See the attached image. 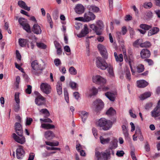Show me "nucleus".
<instances>
[{"label": "nucleus", "instance_id": "57", "mask_svg": "<svg viewBox=\"0 0 160 160\" xmlns=\"http://www.w3.org/2000/svg\"><path fill=\"white\" fill-rule=\"evenodd\" d=\"M97 25L98 26V28L100 29H102L104 27L103 24L102 22L101 21H98L96 22Z\"/></svg>", "mask_w": 160, "mask_h": 160}, {"label": "nucleus", "instance_id": "34", "mask_svg": "<svg viewBox=\"0 0 160 160\" xmlns=\"http://www.w3.org/2000/svg\"><path fill=\"white\" fill-rule=\"evenodd\" d=\"M28 42V40L23 38H19L18 40V42L19 45L22 47L25 46Z\"/></svg>", "mask_w": 160, "mask_h": 160}, {"label": "nucleus", "instance_id": "28", "mask_svg": "<svg viewBox=\"0 0 160 160\" xmlns=\"http://www.w3.org/2000/svg\"><path fill=\"white\" fill-rule=\"evenodd\" d=\"M62 83L58 81L56 85V90L58 94L60 95L62 93Z\"/></svg>", "mask_w": 160, "mask_h": 160}, {"label": "nucleus", "instance_id": "18", "mask_svg": "<svg viewBox=\"0 0 160 160\" xmlns=\"http://www.w3.org/2000/svg\"><path fill=\"white\" fill-rule=\"evenodd\" d=\"M15 128L16 132L18 135H21L23 133L22 127L20 124L16 122L15 124Z\"/></svg>", "mask_w": 160, "mask_h": 160}, {"label": "nucleus", "instance_id": "23", "mask_svg": "<svg viewBox=\"0 0 160 160\" xmlns=\"http://www.w3.org/2000/svg\"><path fill=\"white\" fill-rule=\"evenodd\" d=\"M148 83L144 80H141L137 81V86L139 88H143L148 85Z\"/></svg>", "mask_w": 160, "mask_h": 160}, {"label": "nucleus", "instance_id": "48", "mask_svg": "<svg viewBox=\"0 0 160 160\" xmlns=\"http://www.w3.org/2000/svg\"><path fill=\"white\" fill-rule=\"evenodd\" d=\"M103 153H101L99 152L96 151L95 152V156L97 159L98 160H101V156L103 155Z\"/></svg>", "mask_w": 160, "mask_h": 160}, {"label": "nucleus", "instance_id": "12", "mask_svg": "<svg viewBox=\"0 0 160 160\" xmlns=\"http://www.w3.org/2000/svg\"><path fill=\"white\" fill-rule=\"evenodd\" d=\"M122 129L125 139L126 140H129L130 139V137L128 126L125 125H123L122 126Z\"/></svg>", "mask_w": 160, "mask_h": 160}, {"label": "nucleus", "instance_id": "39", "mask_svg": "<svg viewBox=\"0 0 160 160\" xmlns=\"http://www.w3.org/2000/svg\"><path fill=\"white\" fill-rule=\"evenodd\" d=\"M45 143L46 145L52 147L57 146L59 145V142L57 141L55 142H45Z\"/></svg>", "mask_w": 160, "mask_h": 160}, {"label": "nucleus", "instance_id": "58", "mask_svg": "<svg viewBox=\"0 0 160 160\" xmlns=\"http://www.w3.org/2000/svg\"><path fill=\"white\" fill-rule=\"evenodd\" d=\"M32 118H27L26 119V125H30L32 122Z\"/></svg>", "mask_w": 160, "mask_h": 160}, {"label": "nucleus", "instance_id": "51", "mask_svg": "<svg viewBox=\"0 0 160 160\" xmlns=\"http://www.w3.org/2000/svg\"><path fill=\"white\" fill-rule=\"evenodd\" d=\"M37 45L39 48L42 49H45L46 48V46L43 43L41 42H37Z\"/></svg>", "mask_w": 160, "mask_h": 160}, {"label": "nucleus", "instance_id": "6", "mask_svg": "<svg viewBox=\"0 0 160 160\" xmlns=\"http://www.w3.org/2000/svg\"><path fill=\"white\" fill-rule=\"evenodd\" d=\"M110 134L108 133H105L100 136L99 139L100 143L103 144H108L110 142L111 138Z\"/></svg>", "mask_w": 160, "mask_h": 160}, {"label": "nucleus", "instance_id": "14", "mask_svg": "<svg viewBox=\"0 0 160 160\" xmlns=\"http://www.w3.org/2000/svg\"><path fill=\"white\" fill-rule=\"evenodd\" d=\"M85 8L84 6L81 4H78L75 6V11L78 14H81L84 12Z\"/></svg>", "mask_w": 160, "mask_h": 160}, {"label": "nucleus", "instance_id": "45", "mask_svg": "<svg viewBox=\"0 0 160 160\" xmlns=\"http://www.w3.org/2000/svg\"><path fill=\"white\" fill-rule=\"evenodd\" d=\"M152 6V4L151 2H145L143 4V7L146 8H150Z\"/></svg>", "mask_w": 160, "mask_h": 160}, {"label": "nucleus", "instance_id": "3", "mask_svg": "<svg viewBox=\"0 0 160 160\" xmlns=\"http://www.w3.org/2000/svg\"><path fill=\"white\" fill-rule=\"evenodd\" d=\"M96 63L98 68L103 70H106L108 65L106 61L100 57L97 58Z\"/></svg>", "mask_w": 160, "mask_h": 160}, {"label": "nucleus", "instance_id": "20", "mask_svg": "<svg viewBox=\"0 0 160 160\" xmlns=\"http://www.w3.org/2000/svg\"><path fill=\"white\" fill-rule=\"evenodd\" d=\"M141 57L144 58L149 57L150 55V52L147 49H143L140 52Z\"/></svg>", "mask_w": 160, "mask_h": 160}, {"label": "nucleus", "instance_id": "38", "mask_svg": "<svg viewBox=\"0 0 160 160\" xmlns=\"http://www.w3.org/2000/svg\"><path fill=\"white\" fill-rule=\"evenodd\" d=\"M89 9L90 11L97 12H98L99 10L98 7L94 5H92L89 7Z\"/></svg>", "mask_w": 160, "mask_h": 160}, {"label": "nucleus", "instance_id": "63", "mask_svg": "<svg viewBox=\"0 0 160 160\" xmlns=\"http://www.w3.org/2000/svg\"><path fill=\"white\" fill-rule=\"evenodd\" d=\"M90 27L94 31H96L97 29H98V28L94 24H92L90 25Z\"/></svg>", "mask_w": 160, "mask_h": 160}, {"label": "nucleus", "instance_id": "56", "mask_svg": "<svg viewBox=\"0 0 160 160\" xmlns=\"http://www.w3.org/2000/svg\"><path fill=\"white\" fill-rule=\"evenodd\" d=\"M25 19L23 18H20L18 19V22L19 24L22 26L24 25L26 23H27Z\"/></svg>", "mask_w": 160, "mask_h": 160}, {"label": "nucleus", "instance_id": "5", "mask_svg": "<svg viewBox=\"0 0 160 160\" xmlns=\"http://www.w3.org/2000/svg\"><path fill=\"white\" fill-rule=\"evenodd\" d=\"M97 48L102 58L105 59H107L108 58V54L105 47L99 44L98 45Z\"/></svg>", "mask_w": 160, "mask_h": 160}, {"label": "nucleus", "instance_id": "41", "mask_svg": "<svg viewBox=\"0 0 160 160\" xmlns=\"http://www.w3.org/2000/svg\"><path fill=\"white\" fill-rule=\"evenodd\" d=\"M140 27L141 28L145 30H148L151 28L152 26L146 24H141L140 25Z\"/></svg>", "mask_w": 160, "mask_h": 160}, {"label": "nucleus", "instance_id": "47", "mask_svg": "<svg viewBox=\"0 0 160 160\" xmlns=\"http://www.w3.org/2000/svg\"><path fill=\"white\" fill-rule=\"evenodd\" d=\"M76 148L77 150L78 151H79L81 150H82V149H84V147L82 146L80 143L77 142Z\"/></svg>", "mask_w": 160, "mask_h": 160}, {"label": "nucleus", "instance_id": "4", "mask_svg": "<svg viewBox=\"0 0 160 160\" xmlns=\"http://www.w3.org/2000/svg\"><path fill=\"white\" fill-rule=\"evenodd\" d=\"M31 66L33 69L32 71V72L35 75H38V74L37 71L38 70L42 71L44 69L42 67L41 64L36 60H34L32 62Z\"/></svg>", "mask_w": 160, "mask_h": 160}, {"label": "nucleus", "instance_id": "32", "mask_svg": "<svg viewBox=\"0 0 160 160\" xmlns=\"http://www.w3.org/2000/svg\"><path fill=\"white\" fill-rule=\"evenodd\" d=\"M114 56L115 58L116 61L117 62H122L123 60V55L122 54H120L118 55L116 52H114Z\"/></svg>", "mask_w": 160, "mask_h": 160}, {"label": "nucleus", "instance_id": "26", "mask_svg": "<svg viewBox=\"0 0 160 160\" xmlns=\"http://www.w3.org/2000/svg\"><path fill=\"white\" fill-rule=\"evenodd\" d=\"M134 58L132 56H129V58H128V61H126V62H128L130 65V68L131 69V72L132 75H135V72L132 69V65L134 63Z\"/></svg>", "mask_w": 160, "mask_h": 160}, {"label": "nucleus", "instance_id": "49", "mask_svg": "<svg viewBox=\"0 0 160 160\" xmlns=\"http://www.w3.org/2000/svg\"><path fill=\"white\" fill-rule=\"evenodd\" d=\"M23 28L28 32H30V26L28 24L26 23L24 25L22 26Z\"/></svg>", "mask_w": 160, "mask_h": 160}, {"label": "nucleus", "instance_id": "1", "mask_svg": "<svg viewBox=\"0 0 160 160\" xmlns=\"http://www.w3.org/2000/svg\"><path fill=\"white\" fill-rule=\"evenodd\" d=\"M96 124L98 127H101L104 131L109 130L113 124L112 122L104 118H101L97 121Z\"/></svg>", "mask_w": 160, "mask_h": 160}, {"label": "nucleus", "instance_id": "55", "mask_svg": "<svg viewBox=\"0 0 160 160\" xmlns=\"http://www.w3.org/2000/svg\"><path fill=\"white\" fill-rule=\"evenodd\" d=\"M124 154V151L122 150H118L117 151L116 155L118 157H122Z\"/></svg>", "mask_w": 160, "mask_h": 160}, {"label": "nucleus", "instance_id": "11", "mask_svg": "<svg viewBox=\"0 0 160 160\" xmlns=\"http://www.w3.org/2000/svg\"><path fill=\"white\" fill-rule=\"evenodd\" d=\"M95 18V16L91 12H89L84 14L83 22H88L94 20Z\"/></svg>", "mask_w": 160, "mask_h": 160}, {"label": "nucleus", "instance_id": "27", "mask_svg": "<svg viewBox=\"0 0 160 160\" xmlns=\"http://www.w3.org/2000/svg\"><path fill=\"white\" fill-rule=\"evenodd\" d=\"M118 147V142L117 140L114 139L110 143L109 148L110 149H113L116 148Z\"/></svg>", "mask_w": 160, "mask_h": 160}, {"label": "nucleus", "instance_id": "29", "mask_svg": "<svg viewBox=\"0 0 160 160\" xmlns=\"http://www.w3.org/2000/svg\"><path fill=\"white\" fill-rule=\"evenodd\" d=\"M159 31V28L157 27H154L152 29L149 30L148 32V36H151L157 33Z\"/></svg>", "mask_w": 160, "mask_h": 160}, {"label": "nucleus", "instance_id": "52", "mask_svg": "<svg viewBox=\"0 0 160 160\" xmlns=\"http://www.w3.org/2000/svg\"><path fill=\"white\" fill-rule=\"evenodd\" d=\"M41 124L43 123V122H52V120L49 118H40V119Z\"/></svg>", "mask_w": 160, "mask_h": 160}, {"label": "nucleus", "instance_id": "33", "mask_svg": "<svg viewBox=\"0 0 160 160\" xmlns=\"http://www.w3.org/2000/svg\"><path fill=\"white\" fill-rule=\"evenodd\" d=\"M40 114H43L44 117H48L50 115L49 112L46 109H42L39 110Z\"/></svg>", "mask_w": 160, "mask_h": 160}, {"label": "nucleus", "instance_id": "43", "mask_svg": "<svg viewBox=\"0 0 160 160\" xmlns=\"http://www.w3.org/2000/svg\"><path fill=\"white\" fill-rule=\"evenodd\" d=\"M140 46L142 48H148L151 46V44L149 42H146L140 44Z\"/></svg>", "mask_w": 160, "mask_h": 160}, {"label": "nucleus", "instance_id": "42", "mask_svg": "<svg viewBox=\"0 0 160 160\" xmlns=\"http://www.w3.org/2000/svg\"><path fill=\"white\" fill-rule=\"evenodd\" d=\"M124 73L127 79L129 80L131 79V74L129 69L126 68L125 70Z\"/></svg>", "mask_w": 160, "mask_h": 160}, {"label": "nucleus", "instance_id": "13", "mask_svg": "<svg viewBox=\"0 0 160 160\" xmlns=\"http://www.w3.org/2000/svg\"><path fill=\"white\" fill-rule=\"evenodd\" d=\"M89 33V29L87 25L85 24L83 29L80 33L77 35V36L80 38L84 37Z\"/></svg>", "mask_w": 160, "mask_h": 160}, {"label": "nucleus", "instance_id": "40", "mask_svg": "<svg viewBox=\"0 0 160 160\" xmlns=\"http://www.w3.org/2000/svg\"><path fill=\"white\" fill-rule=\"evenodd\" d=\"M69 73L72 75H75L77 73L76 69L73 67H71L69 69Z\"/></svg>", "mask_w": 160, "mask_h": 160}, {"label": "nucleus", "instance_id": "61", "mask_svg": "<svg viewBox=\"0 0 160 160\" xmlns=\"http://www.w3.org/2000/svg\"><path fill=\"white\" fill-rule=\"evenodd\" d=\"M129 112L130 116L134 118H135L137 117L136 115L133 113L132 110V109H130L129 111Z\"/></svg>", "mask_w": 160, "mask_h": 160}, {"label": "nucleus", "instance_id": "46", "mask_svg": "<svg viewBox=\"0 0 160 160\" xmlns=\"http://www.w3.org/2000/svg\"><path fill=\"white\" fill-rule=\"evenodd\" d=\"M64 95L65 99L67 103L69 102V96L67 90L64 89Z\"/></svg>", "mask_w": 160, "mask_h": 160}, {"label": "nucleus", "instance_id": "7", "mask_svg": "<svg viewBox=\"0 0 160 160\" xmlns=\"http://www.w3.org/2000/svg\"><path fill=\"white\" fill-rule=\"evenodd\" d=\"M34 93L36 95V97L35 100L36 104L38 106L43 105L45 100V98L37 91L35 92Z\"/></svg>", "mask_w": 160, "mask_h": 160}, {"label": "nucleus", "instance_id": "53", "mask_svg": "<svg viewBox=\"0 0 160 160\" xmlns=\"http://www.w3.org/2000/svg\"><path fill=\"white\" fill-rule=\"evenodd\" d=\"M54 63L55 66L57 67H58L62 64L61 61L59 58H56L54 60Z\"/></svg>", "mask_w": 160, "mask_h": 160}, {"label": "nucleus", "instance_id": "36", "mask_svg": "<svg viewBox=\"0 0 160 160\" xmlns=\"http://www.w3.org/2000/svg\"><path fill=\"white\" fill-rule=\"evenodd\" d=\"M116 114V111L112 108H110L106 112L108 116H112Z\"/></svg>", "mask_w": 160, "mask_h": 160}, {"label": "nucleus", "instance_id": "54", "mask_svg": "<svg viewBox=\"0 0 160 160\" xmlns=\"http://www.w3.org/2000/svg\"><path fill=\"white\" fill-rule=\"evenodd\" d=\"M139 133L140 134H141V132L140 129L137 130H136L135 133L132 136L133 139L134 141H136L137 139V135L138 133Z\"/></svg>", "mask_w": 160, "mask_h": 160}, {"label": "nucleus", "instance_id": "15", "mask_svg": "<svg viewBox=\"0 0 160 160\" xmlns=\"http://www.w3.org/2000/svg\"><path fill=\"white\" fill-rule=\"evenodd\" d=\"M16 152L17 157L18 159L21 158L25 154V152L21 146L18 147L16 150Z\"/></svg>", "mask_w": 160, "mask_h": 160}, {"label": "nucleus", "instance_id": "24", "mask_svg": "<svg viewBox=\"0 0 160 160\" xmlns=\"http://www.w3.org/2000/svg\"><path fill=\"white\" fill-rule=\"evenodd\" d=\"M160 115V108L156 107L151 112V115L154 118L157 117Z\"/></svg>", "mask_w": 160, "mask_h": 160}, {"label": "nucleus", "instance_id": "9", "mask_svg": "<svg viewBox=\"0 0 160 160\" xmlns=\"http://www.w3.org/2000/svg\"><path fill=\"white\" fill-rule=\"evenodd\" d=\"M92 80L94 83L98 84L103 85L106 82V79L99 75L93 76L92 78Z\"/></svg>", "mask_w": 160, "mask_h": 160}, {"label": "nucleus", "instance_id": "17", "mask_svg": "<svg viewBox=\"0 0 160 160\" xmlns=\"http://www.w3.org/2000/svg\"><path fill=\"white\" fill-rule=\"evenodd\" d=\"M44 136L47 140H51L55 137V135L52 131L48 130L44 132Z\"/></svg>", "mask_w": 160, "mask_h": 160}, {"label": "nucleus", "instance_id": "64", "mask_svg": "<svg viewBox=\"0 0 160 160\" xmlns=\"http://www.w3.org/2000/svg\"><path fill=\"white\" fill-rule=\"evenodd\" d=\"M31 88L32 87L30 85H28V88L26 90V92L27 93L30 94L31 92Z\"/></svg>", "mask_w": 160, "mask_h": 160}, {"label": "nucleus", "instance_id": "50", "mask_svg": "<svg viewBox=\"0 0 160 160\" xmlns=\"http://www.w3.org/2000/svg\"><path fill=\"white\" fill-rule=\"evenodd\" d=\"M19 93L16 92L15 95L14 99L16 103H20V100L19 98Z\"/></svg>", "mask_w": 160, "mask_h": 160}, {"label": "nucleus", "instance_id": "2", "mask_svg": "<svg viewBox=\"0 0 160 160\" xmlns=\"http://www.w3.org/2000/svg\"><path fill=\"white\" fill-rule=\"evenodd\" d=\"M104 104L101 100L97 99L94 101L93 103V109L97 113L99 112L103 108Z\"/></svg>", "mask_w": 160, "mask_h": 160}, {"label": "nucleus", "instance_id": "10", "mask_svg": "<svg viewBox=\"0 0 160 160\" xmlns=\"http://www.w3.org/2000/svg\"><path fill=\"white\" fill-rule=\"evenodd\" d=\"M12 137L16 142L21 144H23L25 142V138L22 136V133L21 135L18 136L15 133H13Z\"/></svg>", "mask_w": 160, "mask_h": 160}, {"label": "nucleus", "instance_id": "59", "mask_svg": "<svg viewBox=\"0 0 160 160\" xmlns=\"http://www.w3.org/2000/svg\"><path fill=\"white\" fill-rule=\"evenodd\" d=\"M70 85L72 88L75 89L77 87V84L74 82L71 81L70 82Z\"/></svg>", "mask_w": 160, "mask_h": 160}, {"label": "nucleus", "instance_id": "37", "mask_svg": "<svg viewBox=\"0 0 160 160\" xmlns=\"http://www.w3.org/2000/svg\"><path fill=\"white\" fill-rule=\"evenodd\" d=\"M137 71L138 72H142L144 70V66L142 64H139L136 67Z\"/></svg>", "mask_w": 160, "mask_h": 160}, {"label": "nucleus", "instance_id": "8", "mask_svg": "<svg viewBox=\"0 0 160 160\" xmlns=\"http://www.w3.org/2000/svg\"><path fill=\"white\" fill-rule=\"evenodd\" d=\"M40 88L42 91L46 94H49L51 92L52 88L51 86L47 83H42Z\"/></svg>", "mask_w": 160, "mask_h": 160}, {"label": "nucleus", "instance_id": "60", "mask_svg": "<svg viewBox=\"0 0 160 160\" xmlns=\"http://www.w3.org/2000/svg\"><path fill=\"white\" fill-rule=\"evenodd\" d=\"M92 132L93 135L96 138H97V137L98 135L97 130L94 128H93L92 129Z\"/></svg>", "mask_w": 160, "mask_h": 160}, {"label": "nucleus", "instance_id": "22", "mask_svg": "<svg viewBox=\"0 0 160 160\" xmlns=\"http://www.w3.org/2000/svg\"><path fill=\"white\" fill-rule=\"evenodd\" d=\"M18 4L21 8L26 10L29 11L30 10V7H28L25 2L22 0L19 1Z\"/></svg>", "mask_w": 160, "mask_h": 160}, {"label": "nucleus", "instance_id": "44", "mask_svg": "<svg viewBox=\"0 0 160 160\" xmlns=\"http://www.w3.org/2000/svg\"><path fill=\"white\" fill-rule=\"evenodd\" d=\"M20 77L18 76L16 78L15 85L16 88H19V84L20 82Z\"/></svg>", "mask_w": 160, "mask_h": 160}, {"label": "nucleus", "instance_id": "16", "mask_svg": "<svg viewBox=\"0 0 160 160\" xmlns=\"http://www.w3.org/2000/svg\"><path fill=\"white\" fill-rule=\"evenodd\" d=\"M98 92L97 89L95 87H92L87 90L86 94L87 95L91 97L93 95H96Z\"/></svg>", "mask_w": 160, "mask_h": 160}, {"label": "nucleus", "instance_id": "25", "mask_svg": "<svg viewBox=\"0 0 160 160\" xmlns=\"http://www.w3.org/2000/svg\"><path fill=\"white\" fill-rule=\"evenodd\" d=\"M79 115L82 118V122L84 123L88 118V113L84 111H82L79 112Z\"/></svg>", "mask_w": 160, "mask_h": 160}, {"label": "nucleus", "instance_id": "19", "mask_svg": "<svg viewBox=\"0 0 160 160\" xmlns=\"http://www.w3.org/2000/svg\"><path fill=\"white\" fill-rule=\"evenodd\" d=\"M33 32L37 34H39L41 33L42 30L38 24H34L32 28Z\"/></svg>", "mask_w": 160, "mask_h": 160}, {"label": "nucleus", "instance_id": "21", "mask_svg": "<svg viewBox=\"0 0 160 160\" xmlns=\"http://www.w3.org/2000/svg\"><path fill=\"white\" fill-rule=\"evenodd\" d=\"M105 95L110 101L113 102L115 99L116 93H112L111 92H107L105 93Z\"/></svg>", "mask_w": 160, "mask_h": 160}, {"label": "nucleus", "instance_id": "62", "mask_svg": "<svg viewBox=\"0 0 160 160\" xmlns=\"http://www.w3.org/2000/svg\"><path fill=\"white\" fill-rule=\"evenodd\" d=\"M127 32V29L125 26H123L122 28L121 32L122 35H124Z\"/></svg>", "mask_w": 160, "mask_h": 160}, {"label": "nucleus", "instance_id": "30", "mask_svg": "<svg viewBox=\"0 0 160 160\" xmlns=\"http://www.w3.org/2000/svg\"><path fill=\"white\" fill-rule=\"evenodd\" d=\"M151 95V93L150 92H146L141 94L139 96L141 100H143L149 97Z\"/></svg>", "mask_w": 160, "mask_h": 160}, {"label": "nucleus", "instance_id": "31", "mask_svg": "<svg viewBox=\"0 0 160 160\" xmlns=\"http://www.w3.org/2000/svg\"><path fill=\"white\" fill-rule=\"evenodd\" d=\"M41 127L46 129H50L54 128L55 126L50 124L42 123Z\"/></svg>", "mask_w": 160, "mask_h": 160}, {"label": "nucleus", "instance_id": "35", "mask_svg": "<svg viewBox=\"0 0 160 160\" xmlns=\"http://www.w3.org/2000/svg\"><path fill=\"white\" fill-rule=\"evenodd\" d=\"M108 71L111 77H113L114 76V73L113 71V67L110 64H108Z\"/></svg>", "mask_w": 160, "mask_h": 160}]
</instances>
